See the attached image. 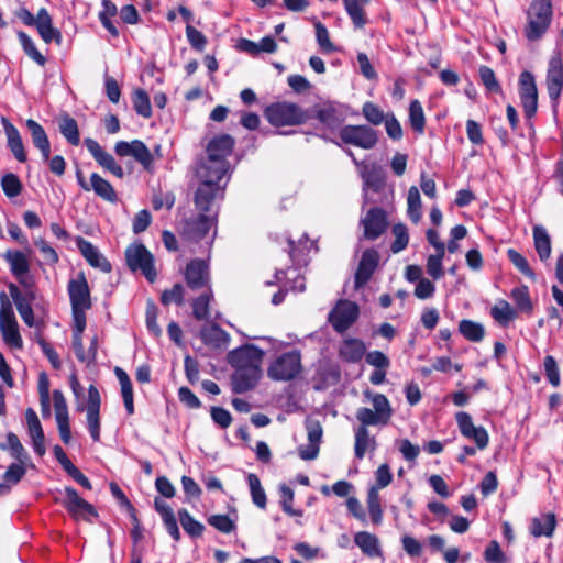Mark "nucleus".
I'll use <instances>...</instances> for the list:
<instances>
[{"label": "nucleus", "mask_w": 563, "mask_h": 563, "mask_svg": "<svg viewBox=\"0 0 563 563\" xmlns=\"http://www.w3.org/2000/svg\"><path fill=\"white\" fill-rule=\"evenodd\" d=\"M445 253H435L431 254L427 258V273L430 277H432L434 280H439L443 277L444 271L442 266V261Z\"/></svg>", "instance_id": "bf43d9fd"}, {"label": "nucleus", "mask_w": 563, "mask_h": 563, "mask_svg": "<svg viewBox=\"0 0 563 563\" xmlns=\"http://www.w3.org/2000/svg\"><path fill=\"white\" fill-rule=\"evenodd\" d=\"M378 253L375 250H367L363 253L358 268L355 274V287L360 288L365 285L372 277L377 264Z\"/></svg>", "instance_id": "c85d7f7f"}, {"label": "nucleus", "mask_w": 563, "mask_h": 563, "mask_svg": "<svg viewBox=\"0 0 563 563\" xmlns=\"http://www.w3.org/2000/svg\"><path fill=\"white\" fill-rule=\"evenodd\" d=\"M247 483L251 492L252 501L261 509L266 507V494L261 484V481L257 475L249 474Z\"/></svg>", "instance_id": "49530a36"}, {"label": "nucleus", "mask_w": 563, "mask_h": 563, "mask_svg": "<svg viewBox=\"0 0 563 563\" xmlns=\"http://www.w3.org/2000/svg\"><path fill=\"white\" fill-rule=\"evenodd\" d=\"M481 80L483 85L493 92L500 91V85L496 79L495 73L488 66H481L478 69Z\"/></svg>", "instance_id": "338daca9"}, {"label": "nucleus", "mask_w": 563, "mask_h": 563, "mask_svg": "<svg viewBox=\"0 0 563 563\" xmlns=\"http://www.w3.org/2000/svg\"><path fill=\"white\" fill-rule=\"evenodd\" d=\"M552 20L551 0H533L527 12L525 35L529 41H537L543 36Z\"/></svg>", "instance_id": "7ed1b4c3"}, {"label": "nucleus", "mask_w": 563, "mask_h": 563, "mask_svg": "<svg viewBox=\"0 0 563 563\" xmlns=\"http://www.w3.org/2000/svg\"><path fill=\"white\" fill-rule=\"evenodd\" d=\"M391 232L395 236V241L391 244V251L394 253H399L407 247L409 242L407 227L402 223H397L393 227Z\"/></svg>", "instance_id": "13d9d810"}, {"label": "nucleus", "mask_w": 563, "mask_h": 563, "mask_svg": "<svg viewBox=\"0 0 563 563\" xmlns=\"http://www.w3.org/2000/svg\"><path fill=\"white\" fill-rule=\"evenodd\" d=\"M126 264L132 271H141L153 283L156 278L153 255L142 244L130 245L125 251Z\"/></svg>", "instance_id": "423d86ee"}, {"label": "nucleus", "mask_w": 563, "mask_h": 563, "mask_svg": "<svg viewBox=\"0 0 563 563\" xmlns=\"http://www.w3.org/2000/svg\"><path fill=\"white\" fill-rule=\"evenodd\" d=\"M34 26L44 43L49 44L54 42L57 45L62 44V33L58 29L54 27L52 16L45 8L40 9L36 13Z\"/></svg>", "instance_id": "4be33fe9"}, {"label": "nucleus", "mask_w": 563, "mask_h": 563, "mask_svg": "<svg viewBox=\"0 0 563 563\" xmlns=\"http://www.w3.org/2000/svg\"><path fill=\"white\" fill-rule=\"evenodd\" d=\"M264 352L253 344H246L229 353V363L234 368H261Z\"/></svg>", "instance_id": "9d476101"}, {"label": "nucleus", "mask_w": 563, "mask_h": 563, "mask_svg": "<svg viewBox=\"0 0 563 563\" xmlns=\"http://www.w3.org/2000/svg\"><path fill=\"white\" fill-rule=\"evenodd\" d=\"M1 124L7 135L8 147L10 148L11 153L16 158V161H19L20 163H24L27 157L24 150L22 136L19 130L5 117L1 118Z\"/></svg>", "instance_id": "cd10ccee"}, {"label": "nucleus", "mask_w": 563, "mask_h": 563, "mask_svg": "<svg viewBox=\"0 0 563 563\" xmlns=\"http://www.w3.org/2000/svg\"><path fill=\"white\" fill-rule=\"evenodd\" d=\"M407 213L410 220L418 223L421 219V197L419 189L416 186H411L407 195Z\"/></svg>", "instance_id": "37998d69"}, {"label": "nucleus", "mask_w": 563, "mask_h": 563, "mask_svg": "<svg viewBox=\"0 0 563 563\" xmlns=\"http://www.w3.org/2000/svg\"><path fill=\"white\" fill-rule=\"evenodd\" d=\"M364 235L366 239L374 240L378 238L387 228V218L384 210L372 208L362 220Z\"/></svg>", "instance_id": "393cba45"}, {"label": "nucleus", "mask_w": 563, "mask_h": 563, "mask_svg": "<svg viewBox=\"0 0 563 563\" xmlns=\"http://www.w3.org/2000/svg\"><path fill=\"white\" fill-rule=\"evenodd\" d=\"M368 426L369 424L361 423L358 427L354 428V451L355 456L360 460L364 457L366 452H373L376 449V440L369 434Z\"/></svg>", "instance_id": "2f4dec72"}, {"label": "nucleus", "mask_w": 563, "mask_h": 563, "mask_svg": "<svg viewBox=\"0 0 563 563\" xmlns=\"http://www.w3.org/2000/svg\"><path fill=\"white\" fill-rule=\"evenodd\" d=\"M213 205L210 211H200L195 219L187 220L183 228V234L191 241H199L205 238L214 225Z\"/></svg>", "instance_id": "ddd939ff"}, {"label": "nucleus", "mask_w": 563, "mask_h": 563, "mask_svg": "<svg viewBox=\"0 0 563 563\" xmlns=\"http://www.w3.org/2000/svg\"><path fill=\"white\" fill-rule=\"evenodd\" d=\"M358 306L350 300H339L329 313V322L340 333L347 330L358 318Z\"/></svg>", "instance_id": "0eeeda50"}, {"label": "nucleus", "mask_w": 563, "mask_h": 563, "mask_svg": "<svg viewBox=\"0 0 563 563\" xmlns=\"http://www.w3.org/2000/svg\"><path fill=\"white\" fill-rule=\"evenodd\" d=\"M18 37L24 53L40 66H44L46 58L38 52L33 40L24 32H19Z\"/></svg>", "instance_id": "8fccbe9b"}, {"label": "nucleus", "mask_w": 563, "mask_h": 563, "mask_svg": "<svg viewBox=\"0 0 563 563\" xmlns=\"http://www.w3.org/2000/svg\"><path fill=\"white\" fill-rule=\"evenodd\" d=\"M490 314L501 325H507L517 316L516 310L506 300L497 301L492 308Z\"/></svg>", "instance_id": "79ce46f5"}, {"label": "nucleus", "mask_w": 563, "mask_h": 563, "mask_svg": "<svg viewBox=\"0 0 563 563\" xmlns=\"http://www.w3.org/2000/svg\"><path fill=\"white\" fill-rule=\"evenodd\" d=\"M345 11L356 29H363L367 23L362 0H343Z\"/></svg>", "instance_id": "ea45409f"}, {"label": "nucleus", "mask_w": 563, "mask_h": 563, "mask_svg": "<svg viewBox=\"0 0 563 563\" xmlns=\"http://www.w3.org/2000/svg\"><path fill=\"white\" fill-rule=\"evenodd\" d=\"M208 523L223 533H230L235 529L234 520L227 515H212L208 518Z\"/></svg>", "instance_id": "680f3d73"}, {"label": "nucleus", "mask_w": 563, "mask_h": 563, "mask_svg": "<svg viewBox=\"0 0 563 563\" xmlns=\"http://www.w3.org/2000/svg\"><path fill=\"white\" fill-rule=\"evenodd\" d=\"M185 278L188 287L192 290L210 289L209 266L206 261H191L186 268Z\"/></svg>", "instance_id": "f3484780"}, {"label": "nucleus", "mask_w": 563, "mask_h": 563, "mask_svg": "<svg viewBox=\"0 0 563 563\" xmlns=\"http://www.w3.org/2000/svg\"><path fill=\"white\" fill-rule=\"evenodd\" d=\"M300 369V354L291 351L273 361L267 369V375L273 380H290L299 374Z\"/></svg>", "instance_id": "39448f33"}, {"label": "nucleus", "mask_w": 563, "mask_h": 563, "mask_svg": "<svg viewBox=\"0 0 563 563\" xmlns=\"http://www.w3.org/2000/svg\"><path fill=\"white\" fill-rule=\"evenodd\" d=\"M339 134L345 144L364 150L373 148L377 143L375 130L367 125H345L340 130Z\"/></svg>", "instance_id": "6e6552de"}, {"label": "nucleus", "mask_w": 563, "mask_h": 563, "mask_svg": "<svg viewBox=\"0 0 563 563\" xmlns=\"http://www.w3.org/2000/svg\"><path fill=\"white\" fill-rule=\"evenodd\" d=\"M459 331L465 339L472 342H479L485 335L484 327L472 320H462L459 324Z\"/></svg>", "instance_id": "c03bdc74"}, {"label": "nucleus", "mask_w": 563, "mask_h": 563, "mask_svg": "<svg viewBox=\"0 0 563 563\" xmlns=\"http://www.w3.org/2000/svg\"><path fill=\"white\" fill-rule=\"evenodd\" d=\"M25 419L27 426V433L32 440L33 449L37 455L43 456L46 452V448L45 435L41 421L36 412L32 408L26 409Z\"/></svg>", "instance_id": "b1692460"}, {"label": "nucleus", "mask_w": 563, "mask_h": 563, "mask_svg": "<svg viewBox=\"0 0 563 563\" xmlns=\"http://www.w3.org/2000/svg\"><path fill=\"white\" fill-rule=\"evenodd\" d=\"M33 145L41 152L44 161H48L51 155V142L43 126L33 119H27L25 122Z\"/></svg>", "instance_id": "c756f323"}, {"label": "nucleus", "mask_w": 563, "mask_h": 563, "mask_svg": "<svg viewBox=\"0 0 563 563\" xmlns=\"http://www.w3.org/2000/svg\"><path fill=\"white\" fill-rule=\"evenodd\" d=\"M178 518L184 530L191 537H199L203 531V526L197 521L186 509L178 511Z\"/></svg>", "instance_id": "3c124183"}, {"label": "nucleus", "mask_w": 563, "mask_h": 563, "mask_svg": "<svg viewBox=\"0 0 563 563\" xmlns=\"http://www.w3.org/2000/svg\"><path fill=\"white\" fill-rule=\"evenodd\" d=\"M1 187L3 192L9 198H14L21 194L22 184L16 175L9 173L5 174L1 179Z\"/></svg>", "instance_id": "052dcab7"}, {"label": "nucleus", "mask_w": 563, "mask_h": 563, "mask_svg": "<svg viewBox=\"0 0 563 563\" xmlns=\"http://www.w3.org/2000/svg\"><path fill=\"white\" fill-rule=\"evenodd\" d=\"M114 150L119 156L134 157L145 169H148L153 164V156L148 147L142 141H120L115 144Z\"/></svg>", "instance_id": "a211bd4d"}, {"label": "nucleus", "mask_w": 563, "mask_h": 563, "mask_svg": "<svg viewBox=\"0 0 563 563\" xmlns=\"http://www.w3.org/2000/svg\"><path fill=\"white\" fill-rule=\"evenodd\" d=\"M62 135L71 144L78 145L80 141L78 124L75 119L65 115L59 122Z\"/></svg>", "instance_id": "de8ad7c7"}, {"label": "nucleus", "mask_w": 563, "mask_h": 563, "mask_svg": "<svg viewBox=\"0 0 563 563\" xmlns=\"http://www.w3.org/2000/svg\"><path fill=\"white\" fill-rule=\"evenodd\" d=\"M556 527V518L552 512L543 514L531 520L530 532L533 537H551Z\"/></svg>", "instance_id": "72a5a7b5"}, {"label": "nucleus", "mask_w": 563, "mask_h": 563, "mask_svg": "<svg viewBox=\"0 0 563 563\" xmlns=\"http://www.w3.org/2000/svg\"><path fill=\"white\" fill-rule=\"evenodd\" d=\"M264 115L266 120L276 128L299 125L306 122L308 118L301 107L285 101L269 104L265 109Z\"/></svg>", "instance_id": "20e7f679"}, {"label": "nucleus", "mask_w": 563, "mask_h": 563, "mask_svg": "<svg viewBox=\"0 0 563 563\" xmlns=\"http://www.w3.org/2000/svg\"><path fill=\"white\" fill-rule=\"evenodd\" d=\"M455 421L461 434L467 440L473 441L478 450L487 448L489 435L482 426H475L468 412L460 411L455 415Z\"/></svg>", "instance_id": "1a4fd4ad"}, {"label": "nucleus", "mask_w": 563, "mask_h": 563, "mask_svg": "<svg viewBox=\"0 0 563 563\" xmlns=\"http://www.w3.org/2000/svg\"><path fill=\"white\" fill-rule=\"evenodd\" d=\"M279 493H280V498H282L283 510L291 517H302V515H303L302 510L295 509L292 507L294 490L289 486L283 484L279 486Z\"/></svg>", "instance_id": "5fc2aeb1"}, {"label": "nucleus", "mask_w": 563, "mask_h": 563, "mask_svg": "<svg viewBox=\"0 0 563 563\" xmlns=\"http://www.w3.org/2000/svg\"><path fill=\"white\" fill-rule=\"evenodd\" d=\"M353 161L357 166H362L361 175L366 186L378 187L383 183V178L379 176L375 166L369 167L360 164L355 158H353Z\"/></svg>", "instance_id": "0e129e2a"}, {"label": "nucleus", "mask_w": 563, "mask_h": 563, "mask_svg": "<svg viewBox=\"0 0 563 563\" xmlns=\"http://www.w3.org/2000/svg\"><path fill=\"white\" fill-rule=\"evenodd\" d=\"M64 495V506L75 519L90 521L92 517L97 516L93 506L82 499L74 488L66 487Z\"/></svg>", "instance_id": "2eb2a0df"}, {"label": "nucleus", "mask_w": 563, "mask_h": 563, "mask_svg": "<svg viewBox=\"0 0 563 563\" xmlns=\"http://www.w3.org/2000/svg\"><path fill=\"white\" fill-rule=\"evenodd\" d=\"M393 481V474L387 464H382L375 472V485L369 489H376L379 493L380 489L387 487Z\"/></svg>", "instance_id": "69168bd1"}, {"label": "nucleus", "mask_w": 563, "mask_h": 563, "mask_svg": "<svg viewBox=\"0 0 563 563\" xmlns=\"http://www.w3.org/2000/svg\"><path fill=\"white\" fill-rule=\"evenodd\" d=\"M84 143L89 153L101 167L109 170L118 178H122L124 176L123 168L117 164L113 156L106 152L97 141L88 137L85 139Z\"/></svg>", "instance_id": "412c9836"}, {"label": "nucleus", "mask_w": 563, "mask_h": 563, "mask_svg": "<svg viewBox=\"0 0 563 563\" xmlns=\"http://www.w3.org/2000/svg\"><path fill=\"white\" fill-rule=\"evenodd\" d=\"M354 542L369 558H379L383 554L379 539L371 532L360 531L355 533Z\"/></svg>", "instance_id": "473e14b6"}, {"label": "nucleus", "mask_w": 563, "mask_h": 563, "mask_svg": "<svg viewBox=\"0 0 563 563\" xmlns=\"http://www.w3.org/2000/svg\"><path fill=\"white\" fill-rule=\"evenodd\" d=\"M234 146V140L228 134H221L213 137L207 146V156L216 162L219 166L221 164H229L227 157L231 154Z\"/></svg>", "instance_id": "5701e85b"}, {"label": "nucleus", "mask_w": 563, "mask_h": 563, "mask_svg": "<svg viewBox=\"0 0 563 563\" xmlns=\"http://www.w3.org/2000/svg\"><path fill=\"white\" fill-rule=\"evenodd\" d=\"M365 344L358 339H345L339 349L340 356L346 362L355 363L365 354Z\"/></svg>", "instance_id": "c9c22d12"}, {"label": "nucleus", "mask_w": 563, "mask_h": 563, "mask_svg": "<svg viewBox=\"0 0 563 563\" xmlns=\"http://www.w3.org/2000/svg\"><path fill=\"white\" fill-rule=\"evenodd\" d=\"M77 246L91 266L100 268L102 272L111 271L110 263L102 256V254L99 253L98 249L92 245V243L79 238L77 240Z\"/></svg>", "instance_id": "7c9ffc66"}, {"label": "nucleus", "mask_w": 563, "mask_h": 563, "mask_svg": "<svg viewBox=\"0 0 563 563\" xmlns=\"http://www.w3.org/2000/svg\"><path fill=\"white\" fill-rule=\"evenodd\" d=\"M543 366H544V374H545L549 383L553 387H558L560 385L561 379H560L559 366H558L555 358L551 355L545 356Z\"/></svg>", "instance_id": "e2e57ef3"}, {"label": "nucleus", "mask_w": 563, "mask_h": 563, "mask_svg": "<svg viewBox=\"0 0 563 563\" xmlns=\"http://www.w3.org/2000/svg\"><path fill=\"white\" fill-rule=\"evenodd\" d=\"M53 400L55 409V419L60 439L65 444H68L70 443L71 440V432L66 399L60 390H54Z\"/></svg>", "instance_id": "6ab92c4d"}, {"label": "nucleus", "mask_w": 563, "mask_h": 563, "mask_svg": "<svg viewBox=\"0 0 563 563\" xmlns=\"http://www.w3.org/2000/svg\"><path fill=\"white\" fill-rule=\"evenodd\" d=\"M76 177L79 186L85 191L92 190L98 197L106 201L115 202L118 197L112 185L102 178L99 174L93 173L90 176V181H86L80 170L76 172Z\"/></svg>", "instance_id": "4468645a"}, {"label": "nucleus", "mask_w": 563, "mask_h": 563, "mask_svg": "<svg viewBox=\"0 0 563 563\" xmlns=\"http://www.w3.org/2000/svg\"><path fill=\"white\" fill-rule=\"evenodd\" d=\"M547 89L552 101H558L563 90V59L560 54H554L547 70Z\"/></svg>", "instance_id": "dca6fc26"}, {"label": "nucleus", "mask_w": 563, "mask_h": 563, "mask_svg": "<svg viewBox=\"0 0 563 563\" xmlns=\"http://www.w3.org/2000/svg\"><path fill=\"white\" fill-rule=\"evenodd\" d=\"M0 332L3 341L12 349H22L23 340L19 332L15 314L0 316Z\"/></svg>", "instance_id": "bb28decb"}, {"label": "nucleus", "mask_w": 563, "mask_h": 563, "mask_svg": "<svg viewBox=\"0 0 563 563\" xmlns=\"http://www.w3.org/2000/svg\"><path fill=\"white\" fill-rule=\"evenodd\" d=\"M364 396L371 401L373 409L361 407L355 417L360 423L373 426H387L393 416V408L383 394L366 390Z\"/></svg>", "instance_id": "f03ea898"}, {"label": "nucleus", "mask_w": 563, "mask_h": 563, "mask_svg": "<svg viewBox=\"0 0 563 563\" xmlns=\"http://www.w3.org/2000/svg\"><path fill=\"white\" fill-rule=\"evenodd\" d=\"M228 170L229 164L219 166L209 156L199 164L196 173L200 183L195 195V205L198 210L210 211L214 201L223 197L227 185L223 180Z\"/></svg>", "instance_id": "f257e3e1"}, {"label": "nucleus", "mask_w": 563, "mask_h": 563, "mask_svg": "<svg viewBox=\"0 0 563 563\" xmlns=\"http://www.w3.org/2000/svg\"><path fill=\"white\" fill-rule=\"evenodd\" d=\"M4 257L10 265L11 272L16 277H21L29 273L30 264L24 253L19 251H8Z\"/></svg>", "instance_id": "a19ab883"}, {"label": "nucleus", "mask_w": 563, "mask_h": 563, "mask_svg": "<svg viewBox=\"0 0 563 563\" xmlns=\"http://www.w3.org/2000/svg\"><path fill=\"white\" fill-rule=\"evenodd\" d=\"M9 290H10V296L16 307V310H18L19 314L21 316L22 320L24 321V323L29 327H34L35 319H34V313H33V309H32V303L26 302L22 298V292L20 291L18 286H15L14 284H11L9 286Z\"/></svg>", "instance_id": "f704fd0d"}, {"label": "nucleus", "mask_w": 563, "mask_h": 563, "mask_svg": "<svg viewBox=\"0 0 563 563\" xmlns=\"http://www.w3.org/2000/svg\"><path fill=\"white\" fill-rule=\"evenodd\" d=\"M261 377V368H235L232 376L233 391L238 394L253 389Z\"/></svg>", "instance_id": "a878e982"}, {"label": "nucleus", "mask_w": 563, "mask_h": 563, "mask_svg": "<svg viewBox=\"0 0 563 563\" xmlns=\"http://www.w3.org/2000/svg\"><path fill=\"white\" fill-rule=\"evenodd\" d=\"M533 243L540 260L542 262L549 260L552 252L551 239L548 231L542 225L533 227Z\"/></svg>", "instance_id": "e433bc0d"}, {"label": "nucleus", "mask_w": 563, "mask_h": 563, "mask_svg": "<svg viewBox=\"0 0 563 563\" xmlns=\"http://www.w3.org/2000/svg\"><path fill=\"white\" fill-rule=\"evenodd\" d=\"M25 473L26 468L24 466V463H13L5 471L3 479L10 485H15L22 479Z\"/></svg>", "instance_id": "774afa93"}, {"label": "nucleus", "mask_w": 563, "mask_h": 563, "mask_svg": "<svg viewBox=\"0 0 563 563\" xmlns=\"http://www.w3.org/2000/svg\"><path fill=\"white\" fill-rule=\"evenodd\" d=\"M0 448L2 450H8L11 456L18 462L25 463L27 460V454L24 446L22 445L18 435L12 432H9L7 435V444H1Z\"/></svg>", "instance_id": "a18cd8bd"}, {"label": "nucleus", "mask_w": 563, "mask_h": 563, "mask_svg": "<svg viewBox=\"0 0 563 563\" xmlns=\"http://www.w3.org/2000/svg\"><path fill=\"white\" fill-rule=\"evenodd\" d=\"M115 376L121 386V395L123 398L124 407L129 415L134 413V404H133V389L132 383L130 380L129 375L120 367H115L114 369Z\"/></svg>", "instance_id": "4c0bfd02"}, {"label": "nucleus", "mask_w": 563, "mask_h": 563, "mask_svg": "<svg viewBox=\"0 0 563 563\" xmlns=\"http://www.w3.org/2000/svg\"><path fill=\"white\" fill-rule=\"evenodd\" d=\"M366 504L372 522L376 526L380 525L383 521V509L379 493L376 489H368Z\"/></svg>", "instance_id": "09e8293b"}, {"label": "nucleus", "mask_w": 563, "mask_h": 563, "mask_svg": "<svg viewBox=\"0 0 563 563\" xmlns=\"http://www.w3.org/2000/svg\"><path fill=\"white\" fill-rule=\"evenodd\" d=\"M68 294L71 309L91 308L89 286L84 274H79L77 278L69 282Z\"/></svg>", "instance_id": "aec40b11"}, {"label": "nucleus", "mask_w": 563, "mask_h": 563, "mask_svg": "<svg viewBox=\"0 0 563 563\" xmlns=\"http://www.w3.org/2000/svg\"><path fill=\"white\" fill-rule=\"evenodd\" d=\"M212 297L211 289L206 290L192 302V312L198 320H205L209 317V302Z\"/></svg>", "instance_id": "4d7b16f0"}, {"label": "nucleus", "mask_w": 563, "mask_h": 563, "mask_svg": "<svg viewBox=\"0 0 563 563\" xmlns=\"http://www.w3.org/2000/svg\"><path fill=\"white\" fill-rule=\"evenodd\" d=\"M511 298L515 301L517 309L519 311L528 313L532 311V302L530 300L529 290L527 286L514 288L511 291Z\"/></svg>", "instance_id": "864d4df0"}, {"label": "nucleus", "mask_w": 563, "mask_h": 563, "mask_svg": "<svg viewBox=\"0 0 563 563\" xmlns=\"http://www.w3.org/2000/svg\"><path fill=\"white\" fill-rule=\"evenodd\" d=\"M201 339L207 345L221 347L229 343L230 338L220 327L212 324L201 330Z\"/></svg>", "instance_id": "58836bf2"}, {"label": "nucleus", "mask_w": 563, "mask_h": 563, "mask_svg": "<svg viewBox=\"0 0 563 563\" xmlns=\"http://www.w3.org/2000/svg\"><path fill=\"white\" fill-rule=\"evenodd\" d=\"M409 119L412 129L422 133L424 130V113L421 103L418 100H412L409 107Z\"/></svg>", "instance_id": "6e6d98bb"}, {"label": "nucleus", "mask_w": 563, "mask_h": 563, "mask_svg": "<svg viewBox=\"0 0 563 563\" xmlns=\"http://www.w3.org/2000/svg\"><path fill=\"white\" fill-rule=\"evenodd\" d=\"M133 107L137 114L150 118L152 114V108L150 97L143 89H136L132 97Z\"/></svg>", "instance_id": "603ef678"}, {"label": "nucleus", "mask_w": 563, "mask_h": 563, "mask_svg": "<svg viewBox=\"0 0 563 563\" xmlns=\"http://www.w3.org/2000/svg\"><path fill=\"white\" fill-rule=\"evenodd\" d=\"M100 406L101 397L99 390L95 385H90L86 406V422L90 437L96 442L100 440Z\"/></svg>", "instance_id": "f8f14e48"}, {"label": "nucleus", "mask_w": 563, "mask_h": 563, "mask_svg": "<svg viewBox=\"0 0 563 563\" xmlns=\"http://www.w3.org/2000/svg\"><path fill=\"white\" fill-rule=\"evenodd\" d=\"M519 95L526 117H533L538 108V90L534 77L530 71L520 74Z\"/></svg>", "instance_id": "9b49d317"}]
</instances>
